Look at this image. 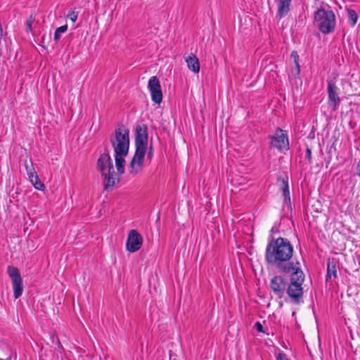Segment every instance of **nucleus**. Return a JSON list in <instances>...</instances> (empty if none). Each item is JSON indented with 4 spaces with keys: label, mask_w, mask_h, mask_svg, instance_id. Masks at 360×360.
<instances>
[{
    "label": "nucleus",
    "mask_w": 360,
    "mask_h": 360,
    "mask_svg": "<svg viewBox=\"0 0 360 360\" xmlns=\"http://www.w3.org/2000/svg\"><path fill=\"white\" fill-rule=\"evenodd\" d=\"M290 283L283 276H275L270 281V288L274 293L279 298H282L285 292L288 293V288Z\"/></svg>",
    "instance_id": "7"
},
{
    "label": "nucleus",
    "mask_w": 360,
    "mask_h": 360,
    "mask_svg": "<svg viewBox=\"0 0 360 360\" xmlns=\"http://www.w3.org/2000/svg\"><path fill=\"white\" fill-rule=\"evenodd\" d=\"M185 59L188 69L194 73H198L200 71V62L196 56L191 53Z\"/></svg>",
    "instance_id": "13"
},
{
    "label": "nucleus",
    "mask_w": 360,
    "mask_h": 360,
    "mask_svg": "<svg viewBox=\"0 0 360 360\" xmlns=\"http://www.w3.org/2000/svg\"><path fill=\"white\" fill-rule=\"evenodd\" d=\"M96 167L103 178L104 188L108 190L112 188L118 178L114 169L112 160L108 153L100 155L96 162Z\"/></svg>",
    "instance_id": "3"
},
{
    "label": "nucleus",
    "mask_w": 360,
    "mask_h": 360,
    "mask_svg": "<svg viewBox=\"0 0 360 360\" xmlns=\"http://www.w3.org/2000/svg\"><path fill=\"white\" fill-rule=\"evenodd\" d=\"M143 238L135 229L129 231L126 243V248L130 252L138 251L142 245Z\"/></svg>",
    "instance_id": "8"
},
{
    "label": "nucleus",
    "mask_w": 360,
    "mask_h": 360,
    "mask_svg": "<svg viewBox=\"0 0 360 360\" xmlns=\"http://www.w3.org/2000/svg\"><path fill=\"white\" fill-rule=\"evenodd\" d=\"M278 181L279 182V188L283 192V196L284 198V201L288 204L290 202V191L288 182L287 179H285L283 177H278Z\"/></svg>",
    "instance_id": "14"
},
{
    "label": "nucleus",
    "mask_w": 360,
    "mask_h": 360,
    "mask_svg": "<svg viewBox=\"0 0 360 360\" xmlns=\"http://www.w3.org/2000/svg\"><path fill=\"white\" fill-rule=\"evenodd\" d=\"M110 142L117 155H128L129 149V132L124 126L115 129L110 136Z\"/></svg>",
    "instance_id": "4"
},
{
    "label": "nucleus",
    "mask_w": 360,
    "mask_h": 360,
    "mask_svg": "<svg viewBox=\"0 0 360 360\" xmlns=\"http://www.w3.org/2000/svg\"><path fill=\"white\" fill-rule=\"evenodd\" d=\"M25 167L30 180H32V179L37 176V172L33 167L32 161L28 162L27 160H25Z\"/></svg>",
    "instance_id": "17"
},
{
    "label": "nucleus",
    "mask_w": 360,
    "mask_h": 360,
    "mask_svg": "<svg viewBox=\"0 0 360 360\" xmlns=\"http://www.w3.org/2000/svg\"><path fill=\"white\" fill-rule=\"evenodd\" d=\"M338 88L335 83L330 80L328 82L327 92L328 96L329 104L333 105V110H336L340 102V98L338 94Z\"/></svg>",
    "instance_id": "11"
},
{
    "label": "nucleus",
    "mask_w": 360,
    "mask_h": 360,
    "mask_svg": "<svg viewBox=\"0 0 360 360\" xmlns=\"http://www.w3.org/2000/svg\"><path fill=\"white\" fill-rule=\"evenodd\" d=\"M153 156V149L152 146H150V149H149L148 152L147 153V158L149 160H151Z\"/></svg>",
    "instance_id": "26"
},
{
    "label": "nucleus",
    "mask_w": 360,
    "mask_h": 360,
    "mask_svg": "<svg viewBox=\"0 0 360 360\" xmlns=\"http://www.w3.org/2000/svg\"><path fill=\"white\" fill-rule=\"evenodd\" d=\"M271 145L279 150L289 149L288 139L283 130L280 128L276 130L274 136L271 137Z\"/></svg>",
    "instance_id": "10"
},
{
    "label": "nucleus",
    "mask_w": 360,
    "mask_h": 360,
    "mask_svg": "<svg viewBox=\"0 0 360 360\" xmlns=\"http://www.w3.org/2000/svg\"><path fill=\"white\" fill-rule=\"evenodd\" d=\"M293 252V246L287 238L279 237L269 242L266 248L265 259L267 264L275 266L278 272L290 276L288 295L297 304L303 295L304 274L300 262L291 260Z\"/></svg>",
    "instance_id": "1"
},
{
    "label": "nucleus",
    "mask_w": 360,
    "mask_h": 360,
    "mask_svg": "<svg viewBox=\"0 0 360 360\" xmlns=\"http://www.w3.org/2000/svg\"><path fill=\"white\" fill-rule=\"evenodd\" d=\"M255 328L259 331L264 333L263 326L259 322H257L255 325Z\"/></svg>",
    "instance_id": "25"
},
{
    "label": "nucleus",
    "mask_w": 360,
    "mask_h": 360,
    "mask_svg": "<svg viewBox=\"0 0 360 360\" xmlns=\"http://www.w3.org/2000/svg\"><path fill=\"white\" fill-rule=\"evenodd\" d=\"M8 274L11 279L15 299H18L23 292L22 278L17 267L8 266Z\"/></svg>",
    "instance_id": "6"
},
{
    "label": "nucleus",
    "mask_w": 360,
    "mask_h": 360,
    "mask_svg": "<svg viewBox=\"0 0 360 360\" xmlns=\"http://www.w3.org/2000/svg\"><path fill=\"white\" fill-rule=\"evenodd\" d=\"M148 127L146 124L138 125L136 128L135 153L129 163V174L136 176L143 169L144 157L148 147Z\"/></svg>",
    "instance_id": "2"
},
{
    "label": "nucleus",
    "mask_w": 360,
    "mask_h": 360,
    "mask_svg": "<svg viewBox=\"0 0 360 360\" xmlns=\"http://www.w3.org/2000/svg\"><path fill=\"white\" fill-rule=\"evenodd\" d=\"M290 57H291V58L293 59V61H294V63L295 65V71H296L295 74L297 75H298L300 72V65H299V55L297 51H292V53L290 54Z\"/></svg>",
    "instance_id": "19"
},
{
    "label": "nucleus",
    "mask_w": 360,
    "mask_h": 360,
    "mask_svg": "<svg viewBox=\"0 0 360 360\" xmlns=\"http://www.w3.org/2000/svg\"><path fill=\"white\" fill-rule=\"evenodd\" d=\"M347 16H348V20L351 25L352 27H354L358 20V15L354 10L352 9H348L347 10Z\"/></svg>",
    "instance_id": "18"
},
{
    "label": "nucleus",
    "mask_w": 360,
    "mask_h": 360,
    "mask_svg": "<svg viewBox=\"0 0 360 360\" xmlns=\"http://www.w3.org/2000/svg\"><path fill=\"white\" fill-rule=\"evenodd\" d=\"M291 0H278L277 15L281 19L290 11Z\"/></svg>",
    "instance_id": "12"
},
{
    "label": "nucleus",
    "mask_w": 360,
    "mask_h": 360,
    "mask_svg": "<svg viewBox=\"0 0 360 360\" xmlns=\"http://www.w3.org/2000/svg\"><path fill=\"white\" fill-rule=\"evenodd\" d=\"M314 24L323 34H329L334 31L335 26V15L331 10L318 9L314 14Z\"/></svg>",
    "instance_id": "5"
},
{
    "label": "nucleus",
    "mask_w": 360,
    "mask_h": 360,
    "mask_svg": "<svg viewBox=\"0 0 360 360\" xmlns=\"http://www.w3.org/2000/svg\"><path fill=\"white\" fill-rule=\"evenodd\" d=\"M148 88L150 92L152 101L157 104H160L162 101V93L160 81L156 76L150 78Z\"/></svg>",
    "instance_id": "9"
},
{
    "label": "nucleus",
    "mask_w": 360,
    "mask_h": 360,
    "mask_svg": "<svg viewBox=\"0 0 360 360\" xmlns=\"http://www.w3.org/2000/svg\"><path fill=\"white\" fill-rule=\"evenodd\" d=\"M68 30V25H65L58 27L54 33V39L58 41L60 38V34L65 32Z\"/></svg>",
    "instance_id": "21"
},
{
    "label": "nucleus",
    "mask_w": 360,
    "mask_h": 360,
    "mask_svg": "<svg viewBox=\"0 0 360 360\" xmlns=\"http://www.w3.org/2000/svg\"><path fill=\"white\" fill-rule=\"evenodd\" d=\"M283 356L282 354L279 353L277 356H276V359L277 360H283Z\"/></svg>",
    "instance_id": "27"
},
{
    "label": "nucleus",
    "mask_w": 360,
    "mask_h": 360,
    "mask_svg": "<svg viewBox=\"0 0 360 360\" xmlns=\"http://www.w3.org/2000/svg\"><path fill=\"white\" fill-rule=\"evenodd\" d=\"M127 155H117V154H115V166L117 167V172L120 174H122L124 173V164H125L124 158Z\"/></svg>",
    "instance_id": "15"
},
{
    "label": "nucleus",
    "mask_w": 360,
    "mask_h": 360,
    "mask_svg": "<svg viewBox=\"0 0 360 360\" xmlns=\"http://www.w3.org/2000/svg\"><path fill=\"white\" fill-rule=\"evenodd\" d=\"M77 17H78V12L77 11H72V12L70 13V14L68 15V18L73 22H75L77 21Z\"/></svg>",
    "instance_id": "23"
},
{
    "label": "nucleus",
    "mask_w": 360,
    "mask_h": 360,
    "mask_svg": "<svg viewBox=\"0 0 360 360\" xmlns=\"http://www.w3.org/2000/svg\"><path fill=\"white\" fill-rule=\"evenodd\" d=\"M306 158L309 162H311V150L308 147L306 149Z\"/></svg>",
    "instance_id": "24"
},
{
    "label": "nucleus",
    "mask_w": 360,
    "mask_h": 360,
    "mask_svg": "<svg viewBox=\"0 0 360 360\" xmlns=\"http://www.w3.org/2000/svg\"><path fill=\"white\" fill-rule=\"evenodd\" d=\"M34 18L32 15H30L29 17V18L26 20L25 22V25H26V30L27 32H32V22H34Z\"/></svg>",
    "instance_id": "22"
},
{
    "label": "nucleus",
    "mask_w": 360,
    "mask_h": 360,
    "mask_svg": "<svg viewBox=\"0 0 360 360\" xmlns=\"http://www.w3.org/2000/svg\"><path fill=\"white\" fill-rule=\"evenodd\" d=\"M34 188L39 191H44L45 188L44 184L41 181V180L39 179V176H37L32 180H30Z\"/></svg>",
    "instance_id": "20"
},
{
    "label": "nucleus",
    "mask_w": 360,
    "mask_h": 360,
    "mask_svg": "<svg viewBox=\"0 0 360 360\" xmlns=\"http://www.w3.org/2000/svg\"><path fill=\"white\" fill-rule=\"evenodd\" d=\"M331 276H337L336 264L333 259H328L327 264V275L326 280Z\"/></svg>",
    "instance_id": "16"
}]
</instances>
